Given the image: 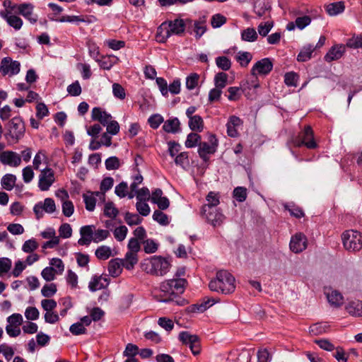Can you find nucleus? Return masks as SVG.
<instances>
[{
	"label": "nucleus",
	"mask_w": 362,
	"mask_h": 362,
	"mask_svg": "<svg viewBox=\"0 0 362 362\" xmlns=\"http://www.w3.org/2000/svg\"><path fill=\"white\" fill-rule=\"evenodd\" d=\"M187 18H177L163 22L157 28L156 39L159 42H165L172 35L182 36L187 30Z\"/></svg>",
	"instance_id": "nucleus-1"
},
{
	"label": "nucleus",
	"mask_w": 362,
	"mask_h": 362,
	"mask_svg": "<svg viewBox=\"0 0 362 362\" xmlns=\"http://www.w3.org/2000/svg\"><path fill=\"white\" fill-rule=\"evenodd\" d=\"M25 134V124L20 117L10 119L4 126V136L8 146L18 144Z\"/></svg>",
	"instance_id": "nucleus-2"
},
{
	"label": "nucleus",
	"mask_w": 362,
	"mask_h": 362,
	"mask_svg": "<svg viewBox=\"0 0 362 362\" xmlns=\"http://www.w3.org/2000/svg\"><path fill=\"white\" fill-rule=\"evenodd\" d=\"M170 266V262L167 258L158 255L144 259L141 263V268L143 271L157 276L165 275L169 272Z\"/></svg>",
	"instance_id": "nucleus-3"
},
{
	"label": "nucleus",
	"mask_w": 362,
	"mask_h": 362,
	"mask_svg": "<svg viewBox=\"0 0 362 362\" xmlns=\"http://www.w3.org/2000/svg\"><path fill=\"white\" fill-rule=\"evenodd\" d=\"M234 276L226 270H221L216 273L215 279L211 280L209 284L211 291L229 294L235 289Z\"/></svg>",
	"instance_id": "nucleus-4"
},
{
	"label": "nucleus",
	"mask_w": 362,
	"mask_h": 362,
	"mask_svg": "<svg viewBox=\"0 0 362 362\" xmlns=\"http://www.w3.org/2000/svg\"><path fill=\"white\" fill-rule=\"evenodd\" d=\"M186 284L187 281L183 278H173L162 282L160 290L168 296L159 300L164 303L173 300L174 297L184 292Z\"/></svg>",
	"instance_id": "nucleus-5"
},
{
	"label": "nucleus",
	"mask_w": 362,
	"mask_h": 362,
	"mask_svg": "<svg viewBox=\"0 0 362 362\" xmlns=\"http://www.w3.org/2000/svg\"><path fill=\"white\" fill-rule=\"evenodd\" d=\"M344 248L350 252L359 251L362 249V235L354 230H348L341 235Z\"/></svg>",
	"instance_id": "nucleus-6"
},
{
	"label": "nucleus",
	"mask_w": 362,
	"mask_h": 362,
	"mask_svg": "<svg viewBox=\"0 0 362 362\" xmlns=\"http://www.w3.org/2000/svg\"><path fill=\"white\" fill-rule=\"evenodd\" d=\"M293 144L296 147L305 146L309 149L316 148L317 144L314 139V133L311 127H305L304 129L293 139Z\"/></svg>",
	"instance_id": "nucleus-7"
},
{
	"label": "nucleus",
	"mask_w": 362,
	"mask_h": 362,
	"mask_svg": "<svg viewBox=\"0 0 362 362\" xmlns=\"http://www.w3.org/2000/svg\"><path fill=\"white\" fill-rule=\"evenodd\" d=\"M218 146V140L214 134H209L207 142H200L199 144L198 153L200 158L207 162L209 160V155L214 154Z\"/></svg>",
	"instance_id": "nucleus-8"
},
{
	"label": "nucleus",
	"mask_w": 362,
	"mask_h": 362,
	"mask_svg": "<svg viewBox=\"0 0 362 362\" xmlns=\"http://www.w3.org/2000/svg\"><path fill=\"white\" fill-rule=\"evenodd\" d=\"M187 31L191 35L194 33L195 38L197 40L200 39L207 30L206 17L204 16L195 21L187 18Z\"/></svg>",
	"instance_id": "nucleus-9"
},
{
	"label": "nucleus",
	"mask_w": 362,
	"mask_h": 362,
	"mask_svg": "<svg viewBox=\"0 0 362 362\" xmlns=\"http://www.w3.org/2000/svg\"><path fill=\"white\" fill-rule=\"evenodd\" d=\"M201 214L207 222L213 226L221 225L225 219V216L217 208H211L209 206H203L202 207Z\"/></svg>",
	"instance_id": "nucleus-10"
},
{
	"label": "nucleus",
	"mask_w": 362,
	"mask_h": 362,
	"mask_svg": "<svg viewBox=\"0 0 362 362\" xmlns=\"http://www.w3.org/2000/svg\"><path fill=\"white\" fill-rule=\"evenodd\" d=\"M179 339L182 344L189 346L192 353L196 356L200 353V340L197 335L191 334L188 332H181Z\"/></svg>",
	"instance_id": "nucleus-11"
},
{
	"label": "nucleus",
	"mask_w": 362,
	"mask_h": 362,
	"mask_svg": "<svg viewBox=\"0 0 362 362\" xmlns=\"http://www.w3.org/2000/svg\"><path fill=\"white\" fill-rule=\"evenodd\" d=\"M21 70V64L18 61H13L11 57H4L0 64V72L3 76H10L18 74Z\"/></svg>",
	"instance_id": "nucleus-12"
},
{
	"label": "nucleus",
	"mask_w": 362,
	"mask_h": 362,
	"mask_svg": "<svg viewBox=\"0 0 362 362\" xmlns=\"http://www.w3.org/2000/svg\"><path fill=\"white\" fill-rule=\"evenodd\" d=\"M55 210V203L54 199L52 198H46L43 202H37L33 207V211L37 220H40L43 217L44 211L47 214H52Z\"/></svg>",
	"instance_id": "nucleus-13"
},
{
	"label": "nucleus",
	"mask_w": 362,
	"mask_h": 362,
	"mask_svg": "<svg viewBox=\"0 0 362 362\" xmlns=\"http://www.w3.org/2000/svg\"><path fill=\"white\" fill-rule=\"evenodd\" d=\"M54 174L52 169L45 168L39 175L38 187L41 191H47L54 182Z\"/></svg>",
	"instance_id": "nucleus-14"
},
{
	"label": "nucleus",
	"mask_w": 362,
	"mask_h": 362,
	"mask_svg": "<svg viewBox=\"0 0 362 362\" xmlns=\"http://www.w3.org/2000/svg\"><path fill=\"white\" fill-rule=\"evenodd\" d=\"M273 69V63L269 58H264L257 61L251 69V74L253 76L267 75Z\"/></svg>",
	"instance_id": "nucleus-15"
},
{
	"label": "nucleus",
	"mask_w": 362,
	"mask_h": 362,
	"mask_svg": "<svg viewBox=\"0 0 362 362\" xmlns=\"http://www.w3.org/2000/svg\"><path fill=\"white\" fill-rule=\"evenodd\" d=\"M34 6L30 3H23L17 6L16 13L23 16L31 24H35L38 20V16L33 13Z\"/></svg>",
	"instance_id": "nucleus-16"
},
{
	"label": "nucleus",
	"mask_w": 362,
	"mask_h": 362,
	"mask_svg": "<svg viewBox=\"0 0 362 362\" xmlns=\"http://www.w3.org/2000/svg\"><path fill=\"white\" fill-rule=\"evenodd\" d=\"M290 249L295 253H300L307 247V238L302 233H298L291 237Z\"/></svg>",
	"instance_id": "nucleus-17"
},
{
	"label": "nucleus",
	"mask_w": 362,
	"mask_h": 362,
	"mask_svg": "<svg viewBox=\"0 0 362 362\" xmlns=\"http://www.w3.org/2000/svg\"><path fill=\"white\" fill-rule=\"evenodd\" d=\"M0 162L4 165L18 167L21 163V158L16 152L5 151L0 153Z\"/></svg>",
	"instance_id": "nucleus-18"
},
{
	"label": "nucleus",
	"mask_w": 362,
	"mask_h": 362,
	"mask_svg": "<svg viewBox=\"0 0 362 362\" xmlns=\"http://www.w3.org/2000/svg\"><path fill=\"white\" fill-rule=\"evenodd\" d=\"M95 226L88 225L80 228L81 238L78 240L80 245H89L93 242Z\"/></svg>",
	"instance_id": "nucleus-19"
},
{
	"label": "nucleus",
	"mask_w": 362,
	"mask_h": 362,
	"mask_svg": "<svg viewBox=\"0 0 362 362\" xmlns=\"http://www.w3.org/2000/svg\"><path fill=\"white\" fill-rule=\"evenodd\" d=\"M109 283V279L106 276L95 275L88 284V288L90 291L95 292L106 288Z\"/></svg>",
	"instance_id": "nucleus-20"
},
{
	"label": "nucleus",
	"mask_w": 362,
	"mask_h": 362,
	"mask_svg": "<svg viewBox=\"0 0 362 362\" xmlns=\"http://www.w3.org/2000/svg\"><path fill=\"white\" fill-rule=\"evenodd\" d=\"M345 52V46L343 45H335L332 46L325 56V60L331 62L340 59Z\"/></svg>",
	"instance_id": "nucleus-21"
},
{
	"label": "nucleus",
	"mask_w": 362,
	"mask_h": 362,
	"mask_svg": "<svg viewBox=\"0 0 362 362\" xmlns=\"http://www.w3.org/2000/svg\"><path fill=\"white\" fill-rule=\"evenodd\" d=\"M1 16L9 26L13 28L15 30H18L22 28L23 24V20L20 17L13 15L11 11H8V10H6L4 13L1 12Z\"/></svg>",
	"instance_id": "nucleus-22"
},
{
	"label": "nucleus",
	"mask_w": 362,
	"mask_h": 362,
	"mask_svg": "<svg viewBox=\"0 0 362 362\" xmlns=\"http://www.w3.org/2000/svg\"><path fill=\"white\" fill-rule=\"evenodd\" d=\"M91 117L93 120L98 121L103 126L107 124V123L112 119L111 115L107 113L106 111H103L99 107L93 108Z\"/></svg>",
	"instance_id": "nucleus-23"
},
{
	"label": "nucleus",
	"mask_w": 362,
	"mask_h": 362,
	"mask_svg": "<svg viewBox=\"0 0 362 362\" xmlns=\"http://www.w3.org/2000/svg\"><path fill=\"white\" fill-rule=\"evenodd\" d=\"M241 124V119L237 116L230 117L227 124V133L230 137H236L238 135L237 127Z\"/></svg>",
	"instance_id": "nucleus-24"
},
{
	"label": "nucleus",
	"mask_w": 362,
	"mask_h": 362,
	"mask_svg": "<svg viewBox=\"0 0 362 362\" xmlns=\"http://www.w3.org/2000/svg\"><path fill=\"white\" fill-rule=\"evenodd\" d=\"M216 303L214 298L206 297L200 303L192 305L189 307L190 311L192 313H203Z\"/></svg>",
	"instance_id": "nucleus-25"
},
{
	"label": "nucleus",
	"mask_w": 362,
	"mask_h": 362,
	"mask_svg": "<svg viewBox=\"0 0 362 362\" xmlns=\"http://www.w3.org/2000/svg\"><path fill=\"white\" fill-rule=\"evenodd\" d=\"M180 122L177 117L167 119L163 125V129L167 133L175 134L180 132Z\"/></svg>",
	"instance_id": "nucleus-26"
},
{
	"label": "nucleus",
	"mask_w": 362,
	"mask_h": 362,
	"mask_svg": "<svg viewBox=\"0 0 362 362\" xmlns=\"http://www.w3.org/2000/svg\"><path fill=\"white\" fill-rule=\"evenodd\" d=\"M122 262V267L127 270H132L138 262L137 254L132 252H127Z\"/></svg>",
	"instance_id": "nucleus-27"
},
{
	"label": "nucleus",
	"mask_w": 362,
	"mask_h": 362,
	"mask_svg": "<svg viewBox=\"0 0 362 362\" xmlns=\"http://www.w3.org/2000/svg\"><path fill=\"white\" fill-rule=\"evenodd\" d=\"M122 262L121 259H111L108 264V271L113 277L118 276L122 272Z\"/></svg>",
	"instance_id": "nucleus-28"
},
{
	"label": "nucleus",
	"mask_w": 362,
	"mask_h": 362,
	"mask_svg": "<svg viewBox=\"0 0 362 362\" xmlns=\"http://www.w3.org/2000/svg\"><path fill=\"white\" fill-rule=\"evenodd\" d=\"M345 9L344 3L338 1L329 4L326 6L325 10L329 16H337L342 13Z\"/></svg>",
	"instance_id": "nucleus-29"
},
{
	"label": "nucleus",
	"mask_w": 362,
	"mask_h": 362,
	"mask_svg": "<svg viewBox=\"0 0 362 362\" xmlns=\"http://www.w3.org/2000/svg\"><path fill=\"white\" fill-rule=\"evenodd\" d=\"M315 50V47L313 45H307L304 46L300 51L299 54L297 56V59L298 62H306L309 60L311 57L313 52Z\"/></svg>",
	"instance_id": "nucleus-30"
},
{
	"label": "nucleus",
	"mask_w": 362,
	"mask_h": 362,
	"mask_svg": "<svg viewBox=\"0 0 362 362\" xmlns=\"http://www.w3.org/2000/svg\"><path fill=\"white\" fill-rule=\"evenodd\" d=\"M346 310L353 316H362V301L358 300L350 302L346 306Z\"/></svg>",
	"instance_id": "nucleus-31"
},
{
	"label": "nucleus",
	"mask_w": 362,
	"mask_h": 362,
	"mask_svg": "<svg viewBox=\"0 0 362 362\" xmlns=\"http://www.w3.org/2000/svg\"><path fill=\"white\" fill-rule=\"evenodd\" d=\"M329 303L335 307H339L343 303V296L337 291H332L326 293Z\"/></svg>",
	"instance_id": "nucleus-32"
},
{
	"label": "nucleus",
	"mask_w": 362,
	"mask_h": 362,
	"mask_svg": "<svg viewBox=\"0 0 362 362\" xmlns=\"http://www.w3.org/2000/svg\"><path fill=\"white\" fill-rule=\"evenodd\" d=\"M270 8L269 3L266 0H258L255 3L254 11L259 17H262Z\"/></svg>",
	"instance_id": "nucleus-33"
},
{
	"label": "nucleus",
	"mask_w": 362,
	"mask_h": 362,
	"mask_svg": "<svg viewBox=\"0 0 362 362\" xmlns=\"http://www.w3.org/2000/svg\"><path fill=\"white\" fill-rule=\"evenodd\" d=\"M16 181V175L13 174H6L1 178V184L4 189L7 191H11L13 188Z\"/></svg>",
	"instance_id": "nucleus-34"
},
{
	"label": "nucleus",
	"mask_w": 362,
	"mask_h": 362,
	"mask_svg": "<svg viewBox=\"0 0 362 362\" xmlns=\"http://www.w3.org/2000/svg\"><path fill=\"white\" fill-rule=\"evenodd\" d=\"M189 127L192 131L202 132L204 129V122L201 116L194 115L189 119Z\"/></svg>",
	"instance_id": "nucleus-35"
},
{
	"label": "nucleus",
	"mask_w": 362,
	"mask_h": 362,
	"mask_svg": "<svg viewBox=\"0 0 362 362\" xmlns=\"http://www.w3.org/2000/svg\"><path fill=\"white\" fill-rule=\"evenodd\" d=\"M257 37V33L253 28H247L241 32V39L243 41L255 42Z\"/></svg>",
	"instance_id": "nucleus-36"
},
{
	"label": "nucleus",
	"mask_w": 362,
	"mask_h": 362,
	"mask_svg": "<svg viewBox=\"0 0 362 362\" xmlns=\"http://www.w3.org/2000/svg\"><path fill=\"white\" fill-rule=\"evenodd\" d=\"M175 163L184 170H187L189 166V160L187 152H182L175 158Z\"/></svg>",
	"instance_id": "nucleus-37"
},
{
	"label": "nucleus",
	"mask_w": 362,
	"mask_h": 362,
	"mask_svg": "<svg viewBox=\"0 0 362 362\" xmlns=\"http://www.w3.org/2000/svg\"><path fill=\"white\" fill-rule=\"evenodd\" d=\"M228 74L223 71L217 73L214 76L215 87L223 89L227 85Z\"/></svg>",
	"instance_id": "nucleus-38"
},
{
	"label": "nucleus",
	"mask_w": 362,
	"mask_h": 362,
	"mask_svg": "<svg viewBox=\"0 0 362 362\" xmlns=\"http://www.w3.org/2000/svg\"><path fill=\"white\" fill-rule=\"evenodd\" d=\"M216 64L218 69L223 71H228L231 67V61L229 58L225 56L217 57L215 59Z\"/></svg>",
	"instance_id": "nucleus-39"
},
{
	"label": "nucleus",
	"mask_w": 362,
	"mask_h": 362,
	"mask_svg": "<svg viewBox=\"0 0 362 362\" xmlns=\"http://www.w3.org/2000/svg\"><path fill=\"white\" fill-rule=\"evenodd\" d=\"M284 208L289 211L291 216L295 218H300L305 216L302 209L295 204H286L284 205Z\"/></svg>",
	"instance_id": "nucleus-40"
},
{
	"label": "nucleus",
	"mask_w": 362,
	"mask_h": 362,
	"mask_svg": "<svg viewBox=\"0 0 362 362\" xmlns=\"http://www.w3.org/2000/svg\"><path fill=\"white\" fill-rule=\"evenodd\" d=\"M243 67H246L252 59V55L248 52H239L235 57Z\"/></svg>",
	"instance_id": "nucleus-41"
},
{
	"label": "nucleus",
	"mask_w": 362,
	"mask_h": 362,
	"mask_svg": "<svg viewBox=\"0 0 362 362\" xmlns=\"http://www.w3.org/2000/svg\"><path fill=\"white\" fill-rule=\"evenodd\" d=\"M95 255L99 259L105 260L112 255V251L110 247L103 245L97 248Z\"/></svg>",
	"instance_id": "nucleus-42"
},
{
	"label": "nucleus",
	"mask_w": 362,
	"mask_h": 362,
	"mask_svg": "<svg viewBox=\"0 0 362 362\" xmlns=\"http://www.w3.org/2000/svg\"><path fill=\"white\" fill-rule=\"evenodd\" d=\"M153 219L161 226H167L170 223L168 216L162 210H156L153 214Z\"/></svg>",
	"instance_id": "nucleus-43"
},
{
	"label": "nucleus",
	"mask_w": 362,
	"mask_h": 362,
	"mask_svg": "<svg viewBox=\"0 0 362 362\" xmlns=\"http://www.w3.org/2000/svg\"><path fill=\"white\" fill-rule=\"evenodd\" d=\"M201 142V136L197 133L192 132L187 135L185 141V146L187 148L195 147L198 144Z\"/></svg>",
	"instance_id": "nucleus-44"
},
{
	"label": "nucleus",
	"mask_w": 362,
	"mask_h": 362,
	"mask_svg": "<svg viewBox=\"0 0 362 362\" xmlns=\"http://www.w3.org/2000/svg\"><path fill=\"white\" fill-rule=\"evenodd\" d=\"M119 214L118 209L115 206L113 202H109L105 204L104 214L105 216L115 218Z\"/></svg>",
	"instance_id": "nucleus-45"
},
{
	"label": "nucleus",
	"mask_w": 362,
	"mask_h": 362,
	"mask_svg": "<svg viewBox=\"0 0 362 362\" xmlns=\"http://www.w3.org/2000/svg\"><path fill=\"white\" fill-rule=\"evenodd\" d=\"M243 91V90L239 87H236V86L229 87L228 88V95L227 96L228 99L230 101L238 100L242 95Z\"/></svg>",
	"instance_id": "nucleus-46"
},
{
	"label": "nucleus",
	"mask_w": 362,
	"mask_h": 362,
	"mask_svg": "<svg viewBox=\"0 0 362 362\" xmlns=\"http://www.w3.org/2000/svg\"><path fill=\"white\" fill-rule=\"evenodd\" d=\"M219 198L220 197L218 193L210 192L206 197L207 204H204V206H209L211 208H216V206L220 203Z\"/></svg>",
	"instance_id": "nucleus-47"
},
{
	"label": "nucleus",
	"mask_w": 362,
	"mask_h": 362,
	"mask_svg": "<svg viewBox=\"0 0 362 362\" xmlns=\"http://www.w3.org/2000/svg\"><path fill=\"white\" fill-rule=\"evenodd\" d=\"M328 328L327 324L315 323L311 325L309 328V332L313 335H319L325 333Z\"/></svg>",
	"instance_id": "nucleus-48"
},
{
	"label": "nucleus",
	"mask_w": 362,
	"mask_h": 362,
	"mask_svg": "<svg viewBox=\"0 0 362 362\" xmlns=\"http://www.w3.org/2000/svg\"><path fill=\"white\" fill-rule=\"evenodd\" d=\"M83 201L86 205V210L89 211H93L95 209L96 199L93 196V193L90 194H83Z\"/></svg>",
	"instance_id": "nucleus-49"
},
{
	"label": "nucleus",
	"mask_w": 362,
	"mask_h": 362,
	"mask_svg": "<svg viewBox=\"0 0 362 362\" xmlns=\"http://www.w3.org/2000/svg\"><path fill=\"white\" fill-rule=\"evenodd\" d=\"M57 274V271L52 267H47L41 272L42 277L47 281H53Z\"/></svg>",
	"instance_id": "nucleus-50"
},
{
	"label": "nucleus",
	"mask_w": 362,
	"mask_h": 362,
	"mask_svg": "<svg viewBox=\"0 0 362 362\" xmlns=\"http://www.w3.org/2000/svg\"><path fill=\"white\" fill-rule=\"evenodd\" d=\"M124 220L126 223L130 226L139 225L142 221V218L138 214H132L129 212H127L125 214Z\"/></svg>",
	"instance_id": "nucleus-51"
},
{
	"label": "nucleus",
	"mask_w": 362,
	"mask_h": 362,
	"mask_svg": "<svg viewBox=\"0 0 362 362\" xmlns=\"http://www.w3.org/2000/svg\"><path fill=\"white\" fill-rule=\"evenodd\" d=\"M233 197L239 202H243L247 198V189L243 187H237L234 189Z\"/></svg>",
	"instance_id": "nucleus-52"
},
{
	"label": "nucleus",
	"mask_w": 362,
	"mask_h": 362,
	"mask_svg": "<svg viewBox=\"0 0 362 362\" xmlns=\"http://www.w3.org/2000/svg\"><path fill=\"white\" fill-rule=\"evenodd\" d=\"M105 165L108 170H117L120 167L119 159L116 156L109 157L105 160Z\"/></svg>",
	"instance_id": "nucleus-53"
},
{
	"label": "nucleus",
	"mask_w": 362,
	"mask_h": 362,
	"mask_svg": "<svg viewBox=\"0 0 362 362\" xmlns=\"http://www.w3.org/2000/svg\"><path fill=\"white\" fill-rule=\"evenodd\" d=\"M199 79V74H197L196 73L191 74L186 78V88L188 90L194 89L197 87V86L198 85Z\"/></svg>",
	"instance_id": "nucleus-54"
},
{
	"label": "nucleus",
	"mask_w": 362,
	"mask_h": 362,
	"mask_svg": "<svg viewBox=\"0 0 362 362\" xmlns=\"http://www.w3.org/2000/svg\"><path fill=\"white\" fill-rule=\"evenodd\" d=\"M127 233L128 229L125 226H120L116 228L113 231L115 239L119 242L124 240L126 238Z\"/></svg>",
	"instance_id": "nucleus-55"
},
{
	"label": "nucleus",
	"mask_w": 362,
	"mask_h": 362,
	"mask_svg": "<svg viewBox=\"0 0 362 362\" xmlns=\"http://www.w3.org/2000/svg\"><path fill=\"white\" fill-rule=\"evenodd\" d=\"M226 23V18L220 14H214L211 19V24L214 28H218Z\"/></svg>",
	"instance_id": "nucleus-56"
},
{
	"label": "nucleus",
	"mask_w": 362,
	"mask_h": 362,
	"mask_svg": "<svg viewBox=\"0 0 362 362\" xmlns=\"http://www.w3.org/2000/svg\"><path fill=\"white\" fill-rule=\"evenodd\" d=\"M112 93L116 98L119 100H124L126 97L125 89L117 83L112 84Z\"/></svg>",
	"instance_id": "nucleus-57"
},
{
	"label": "nucleus",
	"mask_w": 362,
	"mask_h": 362,
	"mask_svg": "<svg viewBox=\"0 0 362 362\" xmlns=\"http://www.w3.org/2000/svg\"><path fill=\"white\" fill-rule=\"evenodd\" d=\"M38 247V243L37 241L34 239H30L26 240L23 246H22V250L24 252L26 253H30L35 251Z\"/></svg>",
	"instance_id": "nucleus-58"
},
{
	"label": "nucleus",
	"mask_w": 362,
	"mask_h": 362,
	"mask_svg": "<svg viewBox=\"0 0 362 362\" xmlns=\"http://www.w3.org/2000/svg\"><path fill=\"white\" fill-rule=\"evenodd\" d=\"M89 55L96 62L99 61L100 51L98 46L93 42L89 41L87 43Z\"/></svg>",
	"instance_id": "nucleus-59"
},
{
	"label": "nucleus",
	"mask_w": 362,
	"mask_h": 362,
	"mask_svg": "<svg viewBox=\"0 0 362 362\" xmlns=\"http://www.w3.org/2000/svg\"><path fill=\"white\" fill-rule=\"evenodd\" d=\"M12 262L9 258H0V276L6 274L11 268Z\"/></svg>",
	"instance_id": "nucleus-60"
},
{
	"label": "nucleus",
	"mask_w": 362,
	"mask_h": 362,
	"mask_svg": "<svg viewBox=\"0 0 362 362\" xmlns=\"http://www.w3.org/2000/svg\"><path fill=\"white\" fill-rule=\"evenodd\" d=\"M67 92L71 96H78L81 93V87L78 81H74L67 86Z\"/></svg>",
	"instance_id": "nucleus-61"
},
{
	"label": "nucleus",
	"mask_w": 362,
	"mask_h": 362,
	"mask_svg": "<svg viewBox=\"0 0 362 362\" xmlns=\"http://www.w3.org/2000/svg\"><path fill=\"white\" fill-rule=\"evenodd\" d=\"M57 286L54 284H45L42 290V295L45 297L49 298L54 296L57 292Z\"/></svg>",
	"instance_id": "nucleus-62"
},
{
	"label": "nucleus",
	"mask_w": 362,
	"mask_h": 362,
	"mask_svg": "<svg viewBox=\"0 0 362 362\" xmlns=\"http://www.w3.org/2000/svg\"><path fill=\"white\" fill-rule=\"evenodd\" d=\"M298 76L294 72L286 73L284 76V82L288 86H297Z\"/></svg>",
	"instance_id": "nucleus-63"
},
{
	"label": "nucleus",
	"mask_w": 362,
	"mask_h": 362,
	"mask_svg": "<svg viewBox=\"0 0 362 362\" xmlns=\"http://www.w3.org/2000/svg\"><path fill=\"white\" fill-rule=\"evenodd\" d=\"M148 122L152 129H156L163 122V118L158 114L153 115L148 118Z\"/></svg>",
	"instance_id": "nucleus-64"
}]
</instances>
